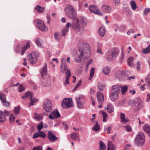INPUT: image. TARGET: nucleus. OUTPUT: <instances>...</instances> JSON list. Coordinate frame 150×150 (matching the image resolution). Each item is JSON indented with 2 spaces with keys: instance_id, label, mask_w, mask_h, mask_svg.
Here are the masks:
<instances>
[{
  "instance_id": "nucleus-1",
  "label": "nucleus",
  "mask_w": 150,
  "mask_h": 150,
  "mask_svg": "<svg viewBox=\"0 0 150 150\" xmlns=\"http://www.w3.org/2000/svg\"><path fill=\"white\" fill-rule=\"evenodd\" d=\"M78 45L79 47V51L81 54L77 58L75 59V60L76 62L80 63L82 61L81 57H83L85 53L88 54V55L85 56L86 58H88L89 57L90 48L89 44L83 40H79L78 42Z\"/></svg>"
},
{
  "instance_id": "nucleus-2",
  "label": "nucleus",
  "mask_w": 150,
  "mask_h": 150,
  "mask_svg": "<svg viewBox=\"0 0 150 150\" xmlns=\"http://www.w3.org/2000/svg\"><path fill=\"white\" fill-rule=\"evenodd\" d=\"M86 18H80L79 23L81 25V27L79 25V21L77 18L76 22L75 23H73L72 28L80 34L83 33L84 32V27L86 25Z\"/></svg>"
},
{
  "instance_id": "nucleus-3",
  "label": "nucleus",
  "mask_w": 150,
  "mask_h": 150,
  "mask_svg": "<svg viewBox=\"0 0 150 150\" xmlns=\"http://www.w3.org/2000/svg\"><path fill=\"white\" fill-rule=\"evenodd\" d=\"M120 86H113L110 91L109 97L112 101H114L118 98V94L120 93Z\"/></svg>"
},
{
  "instance_id": "nucleus-4",
  "label": "nucleus",
  "mask_w": 150,
  "mask_h": 150,
  "mask_svg": "<svg viewBox=\"0 0 150 150\" xmlns=\"http://www.w3.org/2000/svg\"><path fill=\"white\" fill-rule=\"evenodd\" d=\"M64 11L66 15L69 18L72 20L76 19L77 14L73 6L67 5L65 8Z\"/></svg>"
},
{
  "instance_id": "nucleus-5",
  "label": "nucleus",
  "mask_w": 150,
  "mask_h": 150,
  "mask_svg": "<svg viewBox=\"0 0 150 150\" xmlns=\"http://www.w3.org/2000/svg\"><path fill=\"white\" fill-rule=\"evenodd\" d=\"M145 137L142 133H140L137 135L135 138L134 143L137 146H141L144 144Z\"/></svg>"
},
{
  "instance_id": "nucleus-6",
  "label": "nucleus",
  "mask_w": 150,
  "mask_h": 150,
  "mask_svg": "<svg viewBox=\"0 0 150 150\" xmlns=\"http://www.w3.org/2000/svg\"><path fill=\"white\" fill-rule=\"evenodd\" d=\"M61 105L62 108H68L73 106L72 98H64L63 99Z\"/></svg>"
},
{
  "instance_id": "nucleus-7",
  "label": "nucleus",
  "mask_w": 150,
  "mask_h": 150,
  "mask_svg": "<svg viewBox=\"0 0 150 150\" xmlns=\"http://www.w3.org/2000/svg\"><path fill=\"white\" fill-rule=\"evenodd\" d=\"M33 93L30 92H27L25 94L22 96V99H24L25 98L28 97V98L31 101V103H30V104L31 105H34V103L36 102L38 100V99L36 98H33Z\"/></svg>"
},
{
  "instance_id": "nucleus-8",
  "label": "nucleus",
  "mask_w": 150,
  "mask_h": 150,
  "mask_svg": "<svg viewBox=\"0 0 150 150\" xmlns=\"http://www.w3.org/2000/svg\"><path fill=\"white\" fill-rule=\"evenodd\" d=\"M39 56V53L36 52H33L29 54L28 56L30 63L32 64H35L37 61V58Z\"/></svg>"
},
{
  "instance_id": "nucleus-9",
  "label": "nucleus",
  "mask_w": 150,
  "mask_h": 150,
  "mask_svg": "<svg viewBox=\"0 0 150 150\" xmlns=\"http://www.w3.org/2000/svg\"><path fill=\"white\" fill-rule=\"evenodd\" d=\"M43 108L46 112H51L52 109V105L49 100L46 99L43 105Z\"/></svg>"
},
{
  "instance_id": "nucleus-10",
  "label": "nucleus",
  "mask_w": 150,
  "mask_h": 150,
  "mask_svg": "<svg viewBox=\"0 0 150 150\" xmlns=\"http://www.w3.org/2000/svg\"><path fill=\"white\" fill-rule=\"evenodd\" d=\"M37 27L38 29L42 31H46L47 28L45 25L43 21L37 19L36 21Z\"/></svg>"
},
{
  "instance_id": "nucleus-11",
  "label": "nucleus",
  "mask_w": 150,
  "mask_h": 150,
  "mask_svg": "<svg viewBox=\"0 0 150 150\" xmlns=\"http://www.w3.org/2000/svg\"><path fill=\"white\" fill-rule=\"evenodd\" d=\"M89 9L91 12L95 14L100 15H103L102 13L100 12L99 9L95 6H90L89 7Z\"/></svg>"
},
{
  "instance_id": "nucleus-12",
  "label": "nucleus",
  "mask_w": 150,
  "mask_h": 150,
  "mask_svg": "<svg viewBox=\"0 0 150 150\" xmlns=\"http://www.w3.org/2000/svg\"><path fill=\"white\" fill-rule=\"evenodd\" d=\"M133 104L138 109H140L143 106V103L140 98H137L134 101Z\"/></svg>"
},
{
  "instance_id": "nucleus-13",
  "label": "nucleus",
  "mask_w": 150,
  "mask_h": 150,
  "mask_svg": "<svg viewBox=\"0 0 150 150\" xmlns=\"http://www.w3.org/2000/svg\"><path fill=\"white\" fill-rule=\"evenodd\" d=\"M52 113V114L53 116L51 114H49V118L51 120H53L55 118L57 119L58 117H60V114L57 109H55L53 111Z\"/></svg>"
},
{
  "instance_id": "nucleus-14",
  "label": "nucleus",
  "mask_w": 150,
  "mask_h": 150,
  "mask_svg": "<svg viewBox=\"0 0 150 150\" xmlns=\"http://www.w3.org/2000/svg\"><path fill=\"white\" fill-rule=\"evenodd\" d=\"M47 138L51 142H53L58 139V138L54 134L50 131H49L47 134Z\"/></svg>"
},
{
  "instance_id": "nucleus-15",
  "label": "nucleus",
  "mask_w": 150,
  "mask_h": 150,
  "mask_svg": "<svg viewBox=\"0 0 150 150\" xmlns=\"http://www.w3.org/2000/svg\"><path fill=\"white\" fill-rule=\"evenodd\" d=\"M97 97L98 103L100 104H102L104 101L103 94L98 91L97 93Z\"/></svg>"
},
{
  "instance_id": "nucleus-16",
  "label": "nucleus",
  "mask_w": 150,
  "mask_h": 150,
  "mask_svg": "<svg viewBox=\"0 0 150 150\" xmlns=\"http://www.w3.org/2000/svg\"><path fill=\"white\" fill-rule=\"evenodd\" d=\"M46 137V134L43 132L41 131H39L33 135V138H36L38 137H41L43 138Z\"/></svg>"
},
{
  "instance_id": "nucleus-17",
  "label": "nucleus",
  "mask_w": 150,
  "mask_h": 150,
  "mask_svg": "<svg viewBox=\"0 0 150 150\" xmlns=\"http://www.w3.org/2000/svg\"><path fill=\"white\" fill-rule=\"evenodd\" d=\"M109 52H110V54L112 56V58L114 60L117 57L119 53L118 50L116 49H113Z\"/></svg>"
},
{
  "instance_id": "nucleus-18",
  "label": "nucleus",
  "mask_w": 150,
  "mask_h": 150,
  "mask_svg": "<svg viewBox=\"0 0 150 150\" xmlns=\"http://www.w3.org/2000/svg\"><path fill=\"white\" fill-rule=\"evenodd\" d=\"M64 58H62L61 59V64L60 66L61 71L62 73H64V71L66 70L67 67V64L65 62H63Z\"/></svg>"
},
{
  "instance_id": "nucleus-19",
  "label": "nucleus",
  "mask_w": 150,
  "mask_h": 150,
  "mask_svg": "<svg viewBox=\"0 0 150 150\" xmlns=\"http://www.w3.org/2000/svg\"><path fill=\"white\" fill-rule=\"evenodd\" d=\"M143 130L147 134L148 136L150 137V126L148 124L144 125L142 127Z\"/></svg>"
},
{
  "instance_id": "nucleus-20",
  "label": "nucleus",
  "mask_w": 150,
  "mask_h": 150,
  "mask_svg": "<svg viewBox=\"0 0 150 150\" xmlns=\"http://www.w3.org/2000/svg\"><path fill=\"white\" fill-rule=\"evenodd\" d=\"M30 44L29 42L28 41L27 42V44L25 46H24L22 47L21 48V54L22 55H23L24 54L25 52L26 51L27 49H28L30 48Z\"/></svg>"
},
{
  "instance_id": "nucleus-21",
  "label": "nucleus",
  "mask_w": 150,
  "mask_h": 150,
  "mask_svg": "<svg viewBox=\"0 0 150 150\" xmlns=\"http://www.w3.org/2000/svg\"><path fill=\"white\" fill-rule=\"evenodd\" d=\"M120 118L121 122L123 123H126L129 121V120L127 118L125 117V115L122 113H121L120 114Z\"/></svg>"
},
{
  "instance_id": "nucleus-22",
  "label": "nucleus",
  "mask_w": 150,
  "mask_h": 150,
  "mask_svg": "<svg viewBox=\"0 0 150 150\" xmlns=\"http://www.w3.org/2000/svg\"><path fill=\"white\" fill-rule=\"evenodd\" d=\"M40 72L42 76H43L47 74V68L46 64H45L44 66L42 68V69L40 70Z\"/></svg>"
},
{
  "instance_id": "nucleus-23",
  "label": "nucleus",
  "mask_w": 150,
  "mask_h": 150,
  "mask_svg": "<svg viewBox=\"0 0 150 150\" xmlns=\"http://www.w3.org/2000/svg\"><path fill=\"white\" fill-rule=\"evenodd\" d=\"M112 58V56L110 52L106 53L105 54V58L108 62H110L114 60V59Z\"/></svg>"
},
{
  "instance_id": "nucleus-24",
  "label": "nucleus",
  "mask_w": 150,
  "mask_h": 150,
  "mask_svg": "<svg viewBox=\"0 0 150 150\" xmlns=\"http://www.w3.org/2000/svg\"><path fill=\"white\" fill-rule=\"evenodd\" d=\"M102 9L103 11L106 13H109L111 10V8L110 7L105 5L102 6Z\"/></svg>"
},
{
  "instance_id": "nucleus-25",
  "label": "nucleus",
  "mask_w": 150,
  "mask_h": 150,
  "mask_svg": "<svg viewBox=\"0 0 150 150\" xmlns=\"http://www.w3.org/2000/svg\"><path fill=\"white\" fill-rule=\"evenodd\" d=\"M105 109L108 110V113H111L114 111V108L112 104L109 103L107 107H105Z\"/></svg>"
},
{
  "instance_id": "nucleus-26",
  "label": "nucleus",
  "mask_w": 150,
  "mask_h": 150,
  "mask_svg": "<svg viewBox=\"0 0 150 150\" xmlns=\"http://www.w3.org/2000/svg\"><path fill=\"white\" fill-rule=\"evenodd\" d=\"M134 59L133 57H130L127 60V63L129 66L131 67H134V65L133 64V61Z\"/></svg>"
},
{
  "instance_id": "nucleus-27",
  "label": "nucleus",
  "mask_w": 150,
  "mask_h": 150,
  "mask_svg": "<svg viewBox=\"0 0 150 150\" xmlns=\"http://www.w3.org/2000/svg\"><path fill=\"white\" fill-rule=\"evenodd\" d=\"M110 68L108 66L104 67L102 69V71L103 73L106 75H108L110 72Z\"/></svg>"
},
{
  "instance_id": "nucleus-28",
  "label": "nucleus",
  "mask_w": 150,
  "mask_h": 150,
  "mask_svg": "<svg viewBox=\"0 0 150 150\" xmlns=\"http://www.w3.org/2000/svg\"><path fill=\"white\" fill-rule=\"evenodd\" d=\"M35 9L39 13H42L44 11V7H42L38 5H37L35 8Z\"/></svg>"
},
{
  "instance_id": "nucleus-29",
  "label": "nucleus",
  "mask_w": 150,
  "mask_h": 150,
  "mask_svg": "<svg viewBox=\"0 0 150 150\" xmlns=\"http://www.w3.org/2000/svg\"><path fill=\"white\" fill-rule=\"evenodd\" d=\"M43 80L44 81H42V85L44 86H49L50 85V81L48 79L47 80H44L42 79L41 81Z\"/></svg>"
},
{
  "instance_id": "nucleus-30",
  "label": "nucleus",
  "mask_w": 150,
  "mask_h": 150,
  "mask_svg": "<svg viewBox=\"0 0 150 150\" xmlns=\"http://www.w3.org/2000/svg\"><path fill=\"white\" fill-rule=\"evenodd\" d=\"M6 119V116L3 112L0 111V122H3Z\"/></svg>"
},
{
  "instance_id": "nucleus-31",
  "label": "nucleus",
  "mask_w": 150,
  "mask_h": 150,
  "mask_svg": "<svg viewBox=\"0 0 150 150\" xmlns=\"http://www.w3.org/2000/svg\"><path fill=\"white\" fill-rule=\"evenodd\" d=\"M106 148V146L104 143L101 141H100L99 150H105Z\"/></svg>"
},
{
  "instance_id": "nucleus-32",
  "label": "nucleus",
  "mask_w": 150,
  "mask_h": 150,
  "mask_svg": "<svg viewBox=\"0 0 150 150\" xmlns=\"http://www.w3.org/2000/svg\"><path fill=\"white\" fill-rule=\"evenodd\" d=\"M71 138L73 140H76L79 138V136L76 132L72 133L71 134Z\"/></svg>"
},
{
  "instance_id": "nucleus-33",
  "label": "nucleus",
  "mask_w": 150,
  "mask_h": 150,
  "mask_svg": "<svg viewBox=\"0 0 150 150\" xmlns=\"http://www.w3.org/2000/svg\"><path fill=\"white\" fill-rule=\"evenodd\" d=\"M105 86L104 83H99L98 84V87L100 91H102L103 90V88Z\"/></svg>"
},
{
  "instance_id": "nucleus-34",
  "label": "nucleus",
  "mask_w": 150,
  "mask_h": 150,
  "mask_svg": "<svg viewBox=\"0 0 150 150\" xmlns=\"http://www.w3.org/2000/svg\"><path fill=\"white\" fill-rule=\"evenodd\" d=\"M92 129L95 131H98L100 129V127L98 124V122L97 121L96 122V124L92 127Z\"/></svg>"
},
{
  "instance_id": "nucleus-35",
  "label": "nucleus",
  "mask_w": 150,
  "mask_h": 150,
  "mask_svg": "<svg viewBox=\"0 0 150 150\" xmlns=\"http://www.w3.org/2000/svg\"><path fill=\"white\" fill-rule=\"evenodd\" d=\"M120 89H121V92L122 94H125L127 91L128 89V87L126 85L123 86H120Z\"/></svg>"
},
{
  "instance_id": "nucleus-36",
  "label": "nucleus",
  "mask_w": 150,
  "mask_h": 150,
  "mask_svg": "<svg viewBox=\"0 0 150 150\" xmlns=\"http://www.w3.org/2000/svg\"><path fill=\"white\" fill-rule=\"evenodd\" d=\"M98 32L101 37H103L105 35V30L103 27H100L98 29Z\"/></svg>"
},
{
  "instance_id": "nucleus-37",
  "label": "nucleus",
  "mask_w": 150,
  "mask_h": 150,
  "mask_svg": "<svg viewBox=\"0 0 150 150\" xmlns=\"http://www.w3.org/2000/svg\"><path fill=\"white\" fill-rule=\"evenodd\" d=\"M113 148V144L111 142H109L108 143L107 150H115Z\"/></svg>"
},
{
  "instance_id": "nucleus-38",
  "label": "nucleus",
  "mask_w": 150,
  "mask_h": 150,
  "mask_svg": "<svg viewBox=\"0 0 150 150\" xmlns=\"http://www.w3.org/2000/svg\"><path fill=\"white\" fill-rule=\"evenodd\" d=\"M34 115H35L34 118L36 119L37 120L40 121L42 119L43 117L40 115L37 114L36 113H34Z\"/></svg>"
},
{
  "instance_id": "nucleus-39",
  "label": "nucleus",
  "mask_w": 150,
  "mask_h": 150,
  "mask_svg": "<svg viewBox=\"0 0 150 150\" xmlns=\"http://www.w3.org/2000/svg\"><path fill=\"white\" fill-rule=\"evenodd\" d=\"M132 9L133 10H135L137 8V5L135 1H132L130 2Z\"/></svg>"
},
{
  "instance_id": "nucleus-40",
  "label": "nucleus",
  "mask_w": 150,
  "mask_h": 150,
  "mask_svg": "<svg viewBox=\"0 0 150 150\" xmlns=\"http://www.w3.org/2000/svg\"><path fill=\"white\" fill-rule=\"evenodd\" d=\"M0 99L2 102H3V101L6 100V95L2 92H0Z\"/></svg>"
},
{
  "instance_id": "nucleus-41",
  "label": "nucleus",
  "mask_w": 150,
  "mask_h": 150,
  "mask_svg": "<svg viewBox=\"0 0 150 150\" xmlns=\"http://www.w3.org/2000/svg\"><path fill=\"white\" fill-rule=\"evenodd\" d=\"M78 108L79 109H82L83 107V102L82 101H76Z\"/></svg>"
},
{
  "instance_id": "nucleus-42",
  "label": "nucleus",
  "mask_w": 150,
  "mask_h": 150,
  "mask_svg": "<svg viewBox=\"0 0 150 150\" xmlns=\"http://www.w3.org/2000/svg\"><path fill=\"white\" fill-rule=\"evenodd\" d=\"M142 52L144 54H146L150 52V45H149L148 47L144 50H142Z\"/></svg>"
},
{
  "instance_id": "nucleus-43",
  "label": "nucleus",
  "mask_w": 150,
  "mask_h": 150,
  "mask_svg": "<svg viewBox=\"0 0 150 150\" xmlns=\"http://www.w3.org/2000/svg\"><path fill=\"white\" fill-rule=\"evenodd\" d=\"M20 106L19 105L17 107H16L14 108V113L16 115L18 114L20 111Z\"/></svg>"
},
{
  "instance_id": "nucleus-44",
  "label": "nucleus",
  "mask_w": 150,
  "mask_h": 150,
  "mask_svg": "<svg viewBox=\"0 0 150 150\" xmlns=\"http://www.w3.org/2000/svg\"><path fill=\"white\" fill-rule=\"evenodd\" d=\"M81 79H80L79 80V83H77L76 86L74 88L73 90V92L75 91L81 85Z\"/></svg>"
},
{
  "instance_id": "nucleus-45",
  "label": "nucleus",
  "mask_w": 150,
  "mask_h": 150,
  "mask_svg": "<svg viewBox=\"0 0 150 150\" xmlns=\"http://www.w3.org/2000/svg\"><path fill=\"white\" fill-rule=\"evenodd\" d=\"M125 71H122L121 73V75L120 74L119 75H117L116 76V77L117 79H118L119 80L121 81L122 80V79H121V78L119 76H121L122 77V78L123 77L122 76H125Z\"/></svg>"
},
{
  "instance_id": "nucleus-46",
  "label": "nucleus",
  "mask_w": 150,
  "mask_h": 150,
  "mask_svg": "<svg viewBox=\"0 0 150 150\" xmlns=\"http://www.w3.org/2000/svg\"><path fill=\"white\" fill-rule=\"evenodd\" d=\"M69 29L67 28H64L62 31V35L64 37L69 31Z\"/></svg>"
},
{
  "instance_id": "nucleus-47",
  "label": "nucleus",
  "mask_w": 150,
  "mask_h": 150,
  "mask_svg": "<svg viewBox=\"0 0 150 150\" xmlns=\"http://www.w3.org/2000/svg\"><path fill=\"white\" fill-rule=\"evenodd\" d=\"M35 42L38 47H42V45L40 42L39 38H37L35 40Z\"/></svg>"
},
{
  "instance_id": "nucleus-48",
  "label": "nucleus",
  "mask_w": 150,
  "mask_h": 150,
  "mask_svg": "<svg viewBox=\"0 0 150 150\" xmlns=\"http://www.w3.org/2000/svg\"><path fill=\"white\" fill-rule=\"evenodd\" d=\"M145 81L150 87V74L145 79Z\"/></svg>"
},
{
  "instance_id": "nucleus-49",
  "label": "nucleus",
  "mask_w": 150,
  "mask_h": 150,
  "mask_svg": "<svg viewBox=\"0 0 150 150\" xmlns=\"http://www.w3.org/2000/svg\"><path fill=\"white\" fill-rule=\"evenodd\" d=\"M65 74H66V77L70 78L71 76L70 70L69 69H67L66 70Z\"/></svg>"
},
{
  "instance_id": "nucleus-50",
  "label": "nucleus",
  "mask_w": 150,
  "mask_h": 150,
  "mask_svg": "<svg viewBox=\"0 0 150 150\" xmlns=\"http://www.w3.org/2000/svg\"><path fill=\"white\" fill-rule=\"evenodd\" d=\"M43 122H41L39 124V125L37 127V129L38 130H41L43 127Z\"/></svg>"
},
{
  "instance_id": "nucleus-51",
  "label": "nucleus",
  "mask_w": 150,
  "mask_h": 150,
  "mask_svg": "<svg viewBox=\"0 0 150 150\" xmlns=\"http://www.w3.org/2000/svg\"><path fill=\"white\" fill-rule=\"evenodd\" d=\"M15 119V117L14 116L13 114H11L9 117V121L11 122H13Z\"/></svg>"
},
{
  "instance_id": "nucleus-52",
  "label": "nucleus",
  "mask_w": 150,
  "mask_h": 150,
  "mask_svg": "<svg viewBox=\"0 0 150 150\" xmlns=\"http://www.w3.org/2000/svg\"><path fill=\"white\" fill-rule=\"evenodd\" d=\"M94 70L95 68L94 67H92L90 71V76L93 77L94 76Z\"/></svg>"
},
{
  "instance_id": "nucleus-53",
  "label": "nucleus",
  "mask_w": 150,
  "mask_h": 150,
  "mask_svg": "<svg viewBox=\"0 0 150 150\" xmlns=\"http://www.w3.org/2000/svg\"><path fill=\"white\" fill-rule=\"evenodd\" d=\"M2 103H3V105L6 107H8L10 105L9 103L8 102L6 101V100L3 101V102Z\"/></svg>"
},
{
  "instance_id": "nucleus-54",
  "label": "nucleus",
  "mask_w": 150,
  "mask_h": 150,
  "mask_svg": "<svg viewBox=\"0 0 150 150\" xmlns=\"http://www.w3.org/2000/svg\"><path fill=\"white\" fill-rule=\"evenodd\" d=\"M18 89L19 92H21L25 90V88L22 85H21L19 86Z\"/></svg>"
},
{
  "instance_id": "nucleus-55",
  "label": "nucleus",
  "mask_w": 150,
  "mask_h": 150,
  "mask_svg": "<svg viewBox=\"0 0 150 150\" xmlns=\"http://www.w3.org/2000/svg\"><path fill=\"white\" fill-rule=\"evenodd\" d=\"M32 150H42V146H38L33 147Z\"/></svg>"
},
{
  "instance_id": "nucleus-56",
  "label": "nucleus",
  "mask_w": 150,
  "mask_h": 150,
  "mask_svg": "<svg viewBox=\"0 0 150 150\" xmlns=\"http://www.w3.org/2000/svg\"><path fill=\"white\" fill-rule=\"evenodd\" d=\"M150 11V8H146L144 11V14L146 15Z\"/></svg>"
},
{
  "instance_id": "nucleus-57",
  "label": "nucleus",
  "mask_w": 150,
  "mask_h": 150,
  "mask_svg": "<svg viewBox=\"0 0 150 150\" xmlns=\"http://www.w3.org/2000/svg\"><path fill=\"white\" fill-rule=\"evenodd\" d=\"M20 45L16 46L15 48V51L17 52L20 53Z\"/></svg>"
},
{
  "instance_id": "nucleus-58",
  "label": "nucleus",
  "mask_w": 150,
  "mask_h": 150,
  "mask_svg": "<svg viewBox=\"0 0 150 150\" xmlns=\"http://www.w3.org/2000/svg\"><path fill=\"white\" fill-rule=\"evenodd\" d=\"M125 129L126 131L130 132L132 131V128L130 126L127 125L125 126Z\"/></svg>"
},
{
  "instance_id": "nucleus-59",
  "label": "nucleus",
  "mask_w": 150,
  "mask_h": 150,
  "mask_svg": "<svg viewBox=\"0 0 150 150\" xmlns=\"http://www.w3.org/2000/svg\"><path fill=\"white\" fill-rule=\"evenodd\" d=\"M125 11L128 14H130L131 11L130 8L128 7H126L125 8Z\"/></svg>"
},
{
  "instance_id": "nucleus-60",
  "label": "nucleus",
  "mask_w": 150,
  "mask_h": 150,
  "mask_svg": "<svg viewBox=\"0 0 150 150\" xmlns=\"http://www.w3.org/2000/svg\"><path fill=\"white\" fill-rule=\"evenodd\" d=\"M76 101H82L83 99V96L81 95L79 96L78 98H76Z\"/></svg>"
},
{
  "instance_id": "nucleus-61",
  "label": "nucleus",
  "mask_w": 150,
  "mask_h": 150,
  "mask_svg": "<svg viewBox=\"0 0 150 150\" xmlns=\"http://www.w3.org/2000/svg\"><path fill=\"white\" fill-rule=\"evenodd\" d=\"M71 26L72 24L68 22L67 23L66 27V28H67L68 29H69V28L71 27Z\"/></svg>"
},
{
  "instance_id": "nucleus-62",
  "label": "nucleus",
  "mask_w": 150,
  "mask_h": 150,
  "mask_svg": "<svg viewBox=\"0 0 150 150\" xmlns=\"http://www.w3.org/2000/svg\"><path fill=\"white\" fill-rule=\"evenodd\" d=\"M103 115V118H107L108 117V115L105 112H103L102 113Z\"/></svg>"
},
{
  "instance_id": "nucleus-63",
  "label": "nucleus",
  "mask_w": 150,
  "mask_h": 150,
  "mask_svg": "<svg viewBox=\"0 0 150 150\" xmlns=\"http://www.w3.org/2000/svg\"><path fill=\"white\" fill-rule=\"evenodd\" d=\"M54 36L55 39L57 41H59V39L58 38V34L57 33H54Z\"/></svg>"
},
{
  "instance_id": "nucleus-64",
  "label": "nucleus",
  "mask_w": 150,
  "mask_h": 150,
  "mask_svg": "<svg viewBox=\"0 0 150 150\" xmlns=\"http://www.w3.org/2000/svg\"><path fill=\"white\" fill-rule=\"evenodd\" d=\"M131 145L129 144H126L125 146V147L124 148V150H128L129 148L130 147H131Z\"/></svg>"
}]
</instances>
